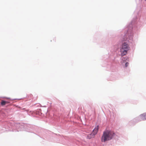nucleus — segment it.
Here are the masks:
<instances>
[{
  "instance_id": "1",
  "label": "nucleus",
  "mask_w": 146,
  "mask_h": 146,
  "mask_svg": "<svg viewBox=\"0 0 146 146\" xmlns=\"http://www.w3.org/2000/svg\"><path fill=\"white\" fill-rule=\"evenodd\" d=\"M114 132L111 131L106 130L103 133L101 137V141L105 142L106 141L110 140L115 135Z\"/></svg>"
},
{
  "instance_id": "2",
  "label": "nucleus",
  "mask_w": 146,
  "mask_h": 146,
  "mask_svg": "<svg viewBox=\"0 0 146 146\" xmlns=\"http://www.w3.org/2000/svg\"><path fill=\"white\" fill-rule=\"evenodd\" d=\"M129 49V47L128 44L125 42L123 43L120 48L121 56H122L126 54Z\"/></svg>"
},
{
  "instance_id": "3",
  "label": "nucleus",
  "mask_w": 146,
  "mask_h": 146,
  "mask_svg": "<svg viewBox=\"0 0 146 146\" xmlns=\"http://www.w3.org/2000/svg\"><path fill=\"white\" fill-rule=\"evenodd\" d=\"M139 118L140 120L146 119V113L141 114L139 116Z\"/></svg>"
},
{
  "instance_id": "4",
  "label": "nucleus",
  "mask_w": 146,
  "mask_h": 146,
  "mask_svg": "<svg viewBox=\"0 0 146 146\" xmlns=\"http://www.w3.org/2000/svg\"><path fill=\"white\" fill-rule=\"evenodd\" d=\"M99 129V126L98 125L93 130L92 133L95 135L97 133Z\"/></svg>"
},
{
  "instance_id": "5",
  "label": "nucleus",
  "mask_w": 146,
  "mask_h": 146,
  "mask_svg": "<svg viewBox=\"0 0 146 146\" xmlns=\"http://www.w3.org/2000/svg\"><path fill=\"white\" fill-rule=\"evenodd\" d=\"M95 135L93 133H92L90 134H89L87 135V138L88 139H90L91 138L94 137Z\"/></svg>"
},
{
  "instance_id": "6",
  "label": "nucleus",
  "mask_w": 146,
  "mask_h": 146,
  "mask_svg": "<svg viewBox=\"0 0 146 146\" xmlns=\"http://www.w3.org/2000/svg\"><path fill=\"white\" fill-rule=\"evenodd\" d=\"M9 102H8L2 100L1 102V104L2 106H3L7 104H9Z\"/></svg>"
},
{
  "instance_id": "7",
  "label": "nucleus",
  "mask_w": 146,
  "mask_h": 146,
  "mask_svg": "<svg viewBox=\"0 0 146 146\" xmlns=\"http://www.w3.org/2000/svg\"><path fill=\"white\" fill-rule=\"evenodd\" d=\"M129 64V63L128 62H126L125 64V66L126 67H127Z\"/></svg>"
}]
</instances>
